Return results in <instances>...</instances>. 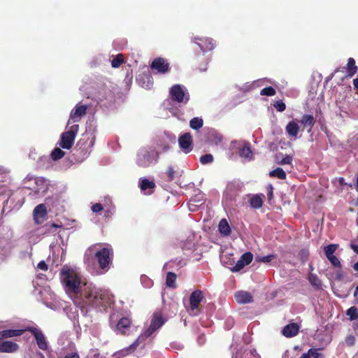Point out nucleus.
Segmentation results:
<instances>
[{
    "instance_id": "nucleus-41",
    "label": "nucleus",
    "mask_w": 358,
    "mask_h": 358,
    "mask_svg": "<svg viewBox=\"0 0 358 358\" xmlns=\"http://www.w3.org/2000/svg\"><path fill=\"white\" fill-rule=\"evenodd\" d=\"M141 281L142 285L146 288H149L152 286V280L145 275L141 276Z\"/></svg>"
},
{
    "instance_id": "nucleus-17",
    "label": "nucleus",
    "mask_w": 358,
    "mask_h": 358,
    "mask_svg": "<svg viewBox=\"0 0 358 358\" xmlns=\"http://www.w3.org/2000/svg\"><path fill=\"white\" fill-rule=\"evenodd\" d=\"M299 329V327L297 324L291 323V324L286 325L283 328L282 333L285 336H286L287 338H291V337L296 336L298 334Z\"/></svg>"
},
{
    "instance_id": "nucleus-63",
    "label": "nucleus",
    "mask_w": 358,
    "mask_h": 358,
    "mask_svg": "<svg viewBox=\"0 0 358 358\" xmlns=\"http://www.w3.org/2000/svg\"><path fill=\"white\" fill-rule=\"evenodd\" d=\"M357 299H358V298H357Z\"/></svg>"
},
{
    "instance_id": "nucleus-7",
    "label": "nucleus",
    "mask_w": 358,
    "mask_h": 358,
    "mask_svg": "<svg viewBox=\"0 0 358 358\" xmlns=\"http://www.w3.org/2000/svg\"><path fill=\"white\" fill-rule=\"evenodd\" d=\"M150 68L155 73L160 74L166 73L170 70L169 64L162 57L155 59L150 65Z\"/></svg>"
},
{
    "instance_id": "nucleus-59",
    "label": "nucleus",
    "mask_w": 358,
    "mask_h": 358,
    "mask_svg": "<svg viewBox=\"0 0 358 358\" xmlns=\"http://www.w3.org/2000/svg\"><path fill=\"white\" fill-rule=\"evenodd\" d=\"M95 247H96V245L90 248L89 250H88V252H91L92 251V250L94 249V248H95Z\"/></svg>"
},
{
    "instance_id": "nucleus-47",
    "label": "nucleus",
    "mask_w": 358,
    "mask_h": 358,
    "mask_svg": "<svg viewBox=\"0 0 358 358\" xmlns=\"http://www.w3.org/2000/svg\"><path fill=\"white\" fill-rule=\"evenodd\" d=\"M355 341V338L353 336H349L346 338L345 342L348 345H354Z\"/></svg>"
},
{
    "instance_id": "nucleus-11",
    "label": "nucleus",
    "mask_w": 358,
    "mask_h": 358,
    "mask_svg": "<svg viewBox=\"0 0 358 358\" xmlns=\"http://www.w3.org/2000/svg\"><path fill=\"white\" fill-rule=\"evenodd\" d=\"M253 255L251 252H245L241 255L234 266L231 268V271L238 272L243 268L245 266L251 263Z\"/></svg>"
},
{
    "instance_id": "nucleus-12",
    "label": "nucleus",
    "mask_w": 358,
    "mask_h": 358,
    "mask_svg": "<svg viewBox=\"0 0 358 358\" xmlns=\"http://www.w3.org/2000/svg\"><path fill=\"white\" fill-rule=\"evenodd\" d=\"M192 41L197 44L203 52L212 50L214 48V44L211 38L195 36L192 38Z\"/></svg>"
},
{
    "instance_id": "nucleus-29",
    "label": "nucleus",
    "mask_w": 358,
    "mask_h": 358,
    "mask_svg": "<svg viewBox=\"0 0 358 358\" xmlns=\"http://www.w3.org/2000/svg\"><path fill=\"white\" fill-rule=\"evenodd\" d=\"M250 203L252 207L259 208L262 206L263 202L260 196L255 195L250 199Z\"/></svg>"
},
{
    "instance_id": "nucleus-3",
    "label": "nucleus",
    "mask_w": 358,
    "mask_h": 358,
    "mask_svg": "<svg viewBox=\"0 0 358 358\" xmlns=\"http://www.w3.org/2000/svg\"><path fill=\"white\" fill-rule=\"evenodd\" d=\"M80 294L85 298V303L99 306L104 299L105 292L91 283L85 282L84 287Z\"/></svg>"
},
{
    "instance_id": "nucleus-31",
    "label": "nucleus",
    "mask_w": 358,
    "mask_h": 358,
    "mask_svg": "<svg viewBox=\"0 0 358 358\" xmlns=\"http://www.w3.org/2000/svg\"><path fill=\"white\" fill-rule=\"evenodd\" d=\"M338 248V244H330L324 248V252L326 257H329L330 255H334V253Z\"/></svg>"
},
{
    "instance_id": "nucleus-55",
    "label": "nucleus",
    "mask_w": 358,
    "mask_h": 358,
    "mask_svg": "<svg viewBox=\"0 0 358 358\" xmlns=\"http://www.w3.org/2000/svg\"><path fill=\"white\" fill-rule=\"evenodd\" d=\"M353 85H354L355 88L358 89V78L354 79Z\"/></svg>"
},
{
    "instance_id": "nucleus-33",
    "label": "nucleus",
    "mask_w": 358,
    "mask_h": 358,
    "mask_svg": "<svg viewBox=\"0 0 358 358\" xmlns=\"http://www.w3.org/2000/svg\"><path fill=\"white\" fill-rule=\"evenodd\" d=\"M348 73L350 76H353L357 72V66H355V61L353 58H349L348 61Z\"/></svg>"
},
{
    "instance_id": "nucleus-23",
    "label": "nucleus",
    "mask_w": 358,
    "mask_h": 358,
    "mask_svg": "<svg viewBox=\"0 0 358 358\" xmlns=\"http://www.w3.org/2000/svg\"><path fill=\"white\" fill-rule=\"evenodd\" d=\"M140 187L142 191L145 192L148 194H150L152 192L155 185L152 181H150L149 180L145 178L141 180L140 182Z\"/></svg>"
},
{
    "instance_id": "nucleus-36",
    "label": "nucleus",
    "mask_w": 358,
    "mask_h": 358,
    "mask_svg": "<svg viewBox=\"0 0 358 358\" xmlns=\"http://www.w3.org/2000/svg\"><path fill=\"white\" fill-rule=\"evenodd\" d=\"M347 315L351 320H355L358 317V308L351 307L347 310Z\"/></svg>"
},
{
    "instance_id": "nucleus-57",
    "label": "nucleus",
    "mask_w": 358,
    "mask_h": 358,
    "mask_svg": "<svg viewBox=\"0 0 358 358\" xmlns=\"http://www.w3.org/2000/svg\"><path fill=\"white\" fill-rule=\"evenodd\" d=\"M354 296L358 299V285L357 286V287L355 288V292H354Z\"/></svg>"
},
{
    "instance_id": "nucleus-60",
    "label": "nucleus",
    "mask_w": 358,
    "mask_h": 358,
    "mask_svg": "<svg viewBox=\"0 0 358 358\" xmlns=\"http://www.w3.org/2000/svg\"><path fill=\"white\" fill-rule=\"evenodd\" d=\"M227 322H229V324H230L231 326L233 324V321L231 320H228Z\"/></svg>"
},
{
    "instance_id": "nucleus-40",
    "label": "nucleus",
    "mask_w": 358,
    "mask_h": 358,
    "mask_svg": "<svg viewBox=\"0 0 358 358\" xmlns=\"http://www.w3.org/2000/svg\"><path fill=\"white\" fill-rule=\"evenodd\" d=\"M327 258L334 266L341 268V264L340 260L335 255H330L327 257Z\"/></svg>"
},
{
    "instance_id": "nucleus-20",
    "label": "nucleus",
    "mask_w": 358,
    "mask_h": 358,
    "mask_svg": "<svg viewBox=\"0 0 358 358\" xmlns=\"http://www.w3.org/2000/svg\"><path fill=\"white\" fill-rule=\"evenodd\" d=\"M131 320L128 317H122L120 319L116 326V331L118 334H126L127 330L129 328Z\"/></svg>"
},
{
    "instance_id": "nucleus-16",
    "label": "nucleus",
    "mask_w": 358,
    "mask_h": 358,
    "mask_svg": "<svg viewBox=\"0 0 358 358\" xmlns=\"http://www.w3.org/2000/svg\"><path fill=\"white\" fill-rule=\"evenodd\" d=\"M18 345L16 343L6 341H0V352L11 353L17 350Z\"/></svg>"
},
{
    "instance_id": "nucleus-28",
    "label": "nucleus",
    "mask_w": 358,
    "mask_h": 358,
    "mask_svg": "<svg viewBox=\"0 0 358 358\" xmlns=\"http://www.w3.org/2000/svg\"><path fill=\"white\" fill-rule=\"evenodd\" d=\"M271 177H276L279 179H285L286 173L281 168H277L269 173Z\"/></svg>"
},
{
    "instance_id": "nucleus-53",
    "label": "nucleus",
    "mask_w": 358,
    "mask_h": 358,
    "mask_svg": "<svg viewBox=\"0 0 358 358\" xmlns=\"http://www.w3.org/2000/svg\"><path fill=\"white\" fill-rule=\"evenodd\" d=\"M145 78L148 79V84H146L145 85H143V87L149 88L152 83H150V79L149 77L145 76Z\"/></svg>"
},
{
    "instance_id": "nucleus-37",
    "label": "nucleus",
    "mask_w": 358,
    "mask_h": 358,
    "mask_svg": "<svg viewBox=\"0 0 358 358\" xmlns=\"http://www.w3.org/2000/svg\"><path fill=\"white\" fill-rule=\"evenodd\" d=\"M308 279L311 285L313 286L316 287H320L321 286V281L316 275L310 274Z\"/></svg>"
},
{
    "instance_id": "nucleus-34",
    "label": "nucleus",
    "mask_w": 358,
    "mask_h": 358,
    "mask_svg": "<svg viewBox=\"0 0 358 358\" xmlns=\"http://www.w3.org/2000/svg\"><path fill=\"white\" fill-rule=\"evenodd\" d=\"M64 154L65 152L60 148H56L52 150L51 157L53 160L56 161L62 158L64 156Z\"/></svg>"
},
{
    "instance_id": "nucleus-10",
    "label": "nucleus",
    "mask_w": 358,
    "mask_h": 358,
    "mask_svg": "<svg viewBox=\"0 0 358 358\" xmlns=\"http://www.w3.org/2000/svg\"><path fill=\"white\" fill-rule=\"evenodd\" d=\"M34 220L37 224H42L47 217V209L45 204L36 206L33 212Z\"/></svg>"
},
{
    "instance_id": "nucleus-42",
    "label": "nucleus",
    "mask_w": 358,
    "mask_h": 358,
    "mask_svg": "<svg viewBox=\"0 0 358 358\" xmlns=\"http://www.w3.org/2000/svg\"><path fill=\"white\" fill-rule=\"evenodd\" d=\"M273 106L279 112H283L286 108L285 103L281 100L277 101Z\"/></svg>"
},
{
    "instance_id": "nucleus-51",
    "label": "nucleus",
    "mask_w": 358,
    "mask_h": 358,
    "mask_svg": "<svg viewBox=\"0 0 358 358\" xmlns=\"http://www.w3.org/2000/svg\"><path fill=\"white\" fill-rule=\"evenodd\" d=\"M169 150V146L168 145H164L163 146L161 147L159 151V153L160 152H167L168 150Z\"/></svg>"
},
{
    "instance_id": "nucleus-4",
    "label": "nucleus",
    "mask_w": 358,
    "mask_h": 358,
    "mask_svg": "<svg viewBox=\"0 0 358 358\" xmlns=\"http://www.w3.org/2000/svg\"><path fill=\"white\" fill-rule=\"evenodd\" d=\"M159 152L151 148H143L137 152L136 164L138 166L146 168L158 162Z\"/></svg>"
},
{
    "instance_id": "nucleus-39",
    "label": "nucleus",
    "mask_w": 358,
    "mask_h": 358,
    "mask_svg": "<svg viewBox=\"0 0 358 358\" xmlns=\"http://www.w3.org/2000/svg\"><path fill=\"white\" fill-rule=\"evenodd\" d=\"M213 157L210 154H206L204 155H202L200 158V162L202 164H206L213 162Z\"/></svg>"
},
{
    "instance_id": "nucleus-5",
    "label": "nucleus",
    "mask_w": 358,
    "mask_h": 358,
    "mask_svg": "<svg viewBox=\"0 0 358 358\" xmlns=\"http://www.w3.org/2000/svg\"><path fill=\"white\" fill-rule=\"evenodd\" d=\"M171 99L180 103H187L189 99V94L184 86L176 84L172 86L169 90Z\"/></svg>"
},
{
    "instance_id": "nucleus-25",
    "label": "nucleus",
    "mask_w": 358,
    "mask_h": 358,
    "mask_svg": "<svg viewBox=\"0 0 358 358\" xmlns=\"http://www.w3.org/2000/svg\"><path fill=\"white\" fill-rule=\"evenodd\" d=\"M239 155L249 161L252 159V152L249 143H245V145L239 150Z\"/></svg>"
},
{
    "instance_id": "nucleus-2",
    "label": "nucleus",
    "mask_w": 358,
    "mask_h": 358,
    "mask_svg": "<svg viewBox=\"0 0 358 358\" xmlns=\"http://www.w3.org/2000/svg\"><path fill=\"white\" fill-rule=\"evenodd\" d=\"M165 322L166 320L164 318L161 313H155L152 316L150 327L142 334H141L132 344H131L129 347L122 349L120 351L121 355H127L134 352L141 341L150 337L155 331L159 329L165 323Z\"/></svg>"
},
{
    "instance_id": "nucleus-32",
    "label": "nucleus",
    "mask_w": 358,
    "mask_h": 358,
    "mask_svg": "<svg viewBox=\"0 0 358 358\" xmlns=\"http://www.w3.org/2000/svg\"><path fill=\"white\" fill-rule=\"evenodd\" d=\"M124 62V56L122 54H118L111 61V66L113 68H118Z\"/></svg>"
},
{
    "instance_id": "nucleus-19",
    "label": "nucleus",
    "mask_w": 358,
    "mask_h": 358,
    "mask_svg": "<svg viewBox=\"0 0 358 358\" xmlns=\"http://www.w3.org/2000/svg\"><path fill=\"white\" fill-rule=\"evenodd\" d=\"M234 296L238 303H248L252 301V296L245 291L238 292Z\"/></svg>"
},
{
    "instance_id": "nucleus-62",
    "label": "nucleus",
    "mask_w": 358,
    "mask_h": 358,
    "mask_svg": "<svg viewBox=\"0 0 358 358\" xmlns=\"http://www.w3.org/2000/svg\"><path fill=\"white\" fill-rule=\"evenodd\" d=\"M294 349H295V350H299V346H295V347H294Z\"/></svg>"
},
{
    "instance_id": "nucleus-61",
    "label": "nucleus",
    "mask_w": 358,
    "mask_h": 358,
    "mask_svg": "<svg viewBox=\"0 0 358 358\" xmlns=\"http://www.w3.org/2000/svg\"><path fill=\"white\" fill-rule=\"evenodd\" d=\"M344 179L343 178H340V182L342 183L343 182Z\"/></svg>"
},
{
    "instance_id": "nucleus-27",
    "label": "nucleus",
    "mask_w": 358,
    "mask_h": 358,
    "mask_svg": "<svg viewBox=\"0 0 358 358\" xmlns=\"http://www.w3.org/2000/svg\"><path fill=\"white\" fill-rule=\"evenodd\" d=\"M176 275L172 272H168L166 275V284L169 287H176Z\"/></svg>"
},
{
    "instance_id": "nucleus-9",
    "label": "nucleus",
    "mask_w": 358,
    "mask_h": 358,
    "mask_svg": "<svg viewBox=\"0 0 358 358\" xmlns=\"http://www.w3.org/2000/svg\"><path fill=\"white\" fill-rule=\"evenodd\" d=\"M26 331H30L34 336L38 347L42 350L48 349V343L45 337L40 329L36 327H28Z\"/></svg>"
},
{
    "instance_id": "nucleus-21",
    "label": "nucleus",
    "mask_w": 358,
    "mask_h": 358,
    "mask_svg": "<svg viewBox=\"0 0 358 358\" xmlns=\"http://www.w3.org/2000/svg\"><path fill=\"white\" fill-rule=\"evenodd\" d=\"M23 329H7L0 331V341L6 338L21 336L24 333Z\"/></svg>"
},
{
    "instance_id": "nucleus-18",
    "label": "nucleus",
    "mask_w": 358,
    "mask_h": 358,
    "mask_svg": "<svg viewBox=\"0 0 358 358\" xmlns=\"http://www.w3.org/2000/svg\"><path fill=\"white\" fill-rule=\"evenodd\" d=\"M113 208V206H112L111 205L107 203L101 204L100 203H95L92 206V210L95 213H97L101 211L102 210H104L105 216L106 217L109 216L110 214L112 213Z\"/></svg>"
},
{
    "instance_id": "nucleus-43",
    "label": "nucleus",
    "mask_w": 358,
    "mask_h": 358,
    "mask_svg": "<svg viewBox=\"0 0 358 358\" xmlns=\"http://www.w3.org/2000/svg\"><path fill=\"white\" fill-rule=\"evenodd\" d=\"M308 353L309 354V357H313L314 358H321L322 357V355L319 352V350L318 349H315V348H310Z\"/></svg>"
},
{
    "instance_id": "nucleus-38",
    "label": "nucleus",
    "mask_w": 358,
    "mask_h": 358,
    "mask_svg": "<svg viewBox=\"0 0 358 358\" xmlns=\"http://www.w3.org/2000/svg\"><path fill=\"white\" fill-rule=\"evenodd\" d=\"M261 95L273 96L275 94V90L272 87H267L261 90Z\"/></svg>"
},
{
    "instance_id": "nucleus-44",
    "label": "nucleus",
    "mask_w": 358,
    "mask_h": 358,
    "mask_svg": "<svg viewBox=\"0 0 358 358\" xmlns=\"http://www.w3.org/2000/svg\"><path fill=\"white\" fill-rule=\"evenodd\" d=\"M275 256L274 255H269L264 257H261L258 259L259 262H264V263H268L270 262L271 260L275 259Z\"/></svg>"
},
{
    "instance_id": "nucleus-54",
    "label": "nucleus",
    "mask_w": 358,
    "mask_h": 358,
    "mask_svg": "<svg viewBox=\"0 0 358 358\" xmlns=\"http://www.w3.org/2000/svg\"><path fill=\"white\" fill-rule=\"evenodd\" d=\"M336 278L338 280H341L343 278V275L341 271H337L336 273Z\"/></svg>"
},
{
    "instance_id": "nucleus-6",
    "label": "nucleus",
    "mask_w": 358,
    "mask_h": 358,
    "mask_svg": "<svg viewBox=\"0 0 358 358\" xmlns=\"http://www.w3.org/2000/svg\"><path fill=\"white\" fill-rule=\"evenodd\" d=\"M110 255V250L106 248H103L101 250L95 252V257L97 259L101 268L105 269L108 267L111 261Z\"/></svg>"
},
{
    "instance_id": "nucleus-1",
    "label": "nucleus",
    "mask_w": 358,
    "mask_h": 358,
    "mask_svg": "<svg viewBox=\"0 0 358 358\" xmlns=\"http://www.w3.org/2000/svg\"><path fill=\"white\" fill-rule=\"evenodd\" d=\"M60 279L66 293L73 300L75 304L83 306L78 301V294L81 293L84 283L81 275L76 268L64 266L60 271Z\"/></svg>"
},
{
    "instance_id": "nucleus-26",
    "label": "nucleus",
    "mask_w": 358,
    "mask_h": 358,
    "mask_svg": "<svg viewBox=\"0 0 358 358\" xmlns=\"http://www.w3.org/2000/svg\"><path fill=\"white\" fill-rule=\"evenodd\" d=\"M315 119H314L313 116L311 115H304L301 120V123L304 127H310L309 131L313 127V125L315 124Z\"/></svg>"
},
{
    "instance_id": "nucleus-8",
    "label": "nucleus",
    "mask_w": 358,
    "mask_h": 358,
    "mask_svg": "<svg viewBox=\"0 0 358 358\" xmlns=\"http://www.w3.org/2000/svg\"><path fill=\"white\" fill-rule=\"evenodd\" d=\"M88 106L87 105L77 104L75 108L71 111L68 124L77 122L86 115Z\"/></svg>"
},
{
    "instance_id": "nucleus-52",
    "label": "nucleus",
    "mask_w": 358,
    "mask_h": 358,
    "mask_svg": "<svg viewBox=\"0 0 358 358\" xmlns=\"http://www.w3.org/2000/svg\"><path fill=\"white\" fill-rule=\"evenodd\" d=\"M350 248L357 253L358 254V245H355L353 243L350 244Z\"/></svg>"
},
{
    "instance_id": "nucleus-49",
    "label": "nucleus",
    "mask_w": 358,
    "mask_h": 358,
    "mask_svg": "<svg viewBox=\"0 0 358 358\" xmlns=\"http://www.w3.org/2000/svg\"><path fill=\"white\" fill-rule=\"evenodd\" d=\"M268 199H271L272 197H273V187L271 185H269L268 186Z\"/></svg>"
},
{
    "instance_id": "nucleus-24",
    "label": "nucleus",
    "mask_w": 358,
    "mask_h": 358,
    "mask_svg": "<svg viewBox=\"0 0 358 358\" xmlns=\"http://www.w3.org/2000/svg\"><path fill=\"white\" fill-rule=\"evenodd\" d=\"M218 229L220 233L224 236H227L231 232V227L226 219H222L219 223Z\"/></svg>"
},
{
    "instance_id": "nucleus-30",
    "label": "nucleus",
    "mask_w": 358,
    "mask_h": 358,
    "mask_svg": "<svg viewBox=\"0 0 358 358\" xmlns=\"http://www.w3.org/2000/svg\"><path fill=\"white\" fill-rule=\"evenodd\" d=\"M189 125L193 129H199L203 126V120L199 117H194L190 120Z\"/></svg>"
},
{
    "instance_id": "nucleus-14",
    "label": "nucleus",
    "mask_w": 358,
    "mask_h": 358,
    "mask_svg": "<svg viewBox=\"0 0 358 358\" xmlns=\"http://www.w3.org/2000/svg\"><path fill=\"white\" fill-rule=\"evenodd\" d=\"M75 136H73V134H71L68 132H64L61 135L60 141L59 143V145L60 147H62L63 149H70L75 141Z\"/></svg>"
},
{
    "instance_id": "nucleus-48",
    "label": "nucleus",
    "mask_w": 358,
    "mask_h": 358,
    "mask_svg": "<svg viewBox=\"0 0 358 358\" xmlns=\"http://www.w3.org/2000/svg\"><path fill=\"white\" fill-rule=\"evenodd\" d=\"M37 266H38V268H40L41 270H43V271H46L48 269V266H47L46 263L44 261L40 262L38 264Z\"/></svg>"
},
{
    "instance_id": "nucleus-50",
    "label": "nucleus",
    "mask_w": 358,
    "mask_h": 358,
    "mask_svg": "<svg viewBox=\"0 0 358 358\" xmlns=\"http://www.w3.org/2000/svg\"><path fill=\"white\" fill-rule=\"evenodd\" d=\"M65 358H80V357L77 352H73L66 355Z\"/></svg>"
},
{
    "instance_id": "nucleus-22",
    "label": "nucleus",
    "mask_w": 358,
    "mask_h": 358,
    "mask_svg": "<svg viewBox=\"0 0 358 358\" xmlns=\"http://www.w3.org/2000/svg\"><path fill=\"white\" fill-rule=\"evenodd\" d=\"M285 130L289 136L296 138L299 131V126L296 122L291 121L287 124Z\"/></svg>"
},
{
    "instance_id": "nucleus-45",
    "label": "nucleus",
    "mask_w": 358,
    "mask_h": 358,
    "mask_svg": "<svg viewBox=\"0 0 358 358\" xmlns=\"http://www.w3.org/2000/svg\"><path fill=\"white\" fill-rule=\"evenodd\" d=\"M166 174L169 180H172L175 176V171L173 166H169L166 171Z\"/></svg>"
},
{
    "instance_id": "nucleus-58",
    "label": "nucleus",
    "mask_w": 358,
    "mask_h": 358,
    "mask_svg": "<svg viewBox=\"0 0 358 358\" xmlns=\"http://www.w3.org/2000/svg\"><path fill=\"white\" fill-rule=\"evenodd\" d=\"M353 268H354L355 271H358V262H356V263L354 264V266H353Z\"/></svg>"
},
{
    "instance_id": "nucleus-15",
    "label": "nucleus",
    "mask_w": 358,
    "mask_h": 358,
    "mask_svg": "<svg viewBox=\"0 0 358 358\" xmlns=\"http://www.w3.org/2000/svg\"><path fill=\"white\" fill-rule=\"evenodd\" d=\"M203 299V294L201 290H195L189 297V303L192 310L197 309L199 303Z\"/></svg>"
},
{
    "instance_id": "nucleus-56",
    "label": "nucleus",
    "mask_w": 358,
    "mask_h": 358,
    "mask_svg": "<svg viewBox=\"0 0 358 358\" xmlns=\"http://www.w3.org/2000/svg\"><path fill=\"white\" fill-rule=\"evenodd\" d=\"M299 358H310L308 352L303 353Z\"/></svg>"
},
{
    "instance_id": "nucleus-13",
    "label": "nucleus",
    "mask_w": 358,
    "mask_h": 358,
    "mask_svg": "<svg viewBox=\"0 0 358 358\" xmlns=\"http://www.w3.org/2000/svg\"><path fill=\"white\" fill-rule=\"evenodd\" d=\"M178 143L184 152L188 153L192 150V139L189 133H186L181 136L178 139Z\"/></svg>"
},
{
    "instance_id": "nucleus-46",
    "label": "nucleus",
    "mask_w": 358,
    "mask_h": 358,
    "mask_svg": "<svg viewBox=\"0 0 358 358\" xmlns=\"http://www.w3.org/2000/svg\"><path fill=\"white\" fill-rule=\"evenodd\" d=\"M78 124H74L73 126L71 127L69 131H67L66 132L68 133H70L71 134H73V136H76V134L78 131Z\"/></svg>"
},
{
    "instance_id": "nucleus-35",
    "label": "nucleus",
    "mask_w": 358,
    "mask_h": 358,
    "mask_svg": "<svg viewBox=\"0 0 358 358\" xmlns=\"http://www.w3.org/2000/svg\"><path fill=\"white\" fill-rule=\"evenodd\" d=\"M280 155H277V162L280 165L290 164L292 162V157L290 155H285L281 159H279Z\"/></svg>"
}]
</instances>
